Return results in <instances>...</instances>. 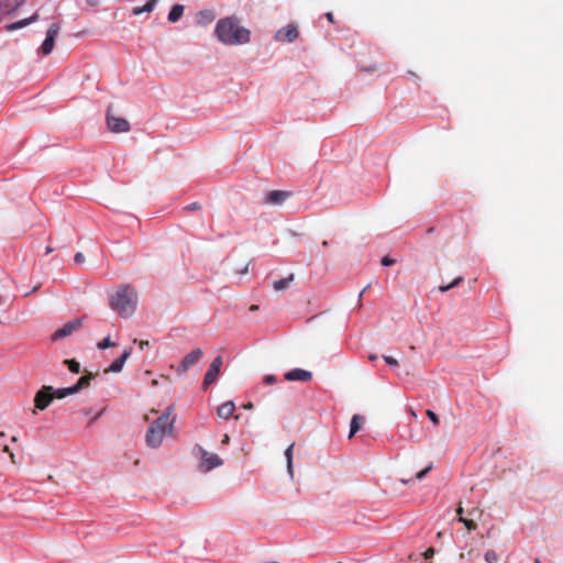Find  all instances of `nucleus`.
<instances>
[{
    "mask_svg": "<svg viewBox=\"0 0 563 563\" xmlns=\"http://www.w3.org/2000/svg\"><path fill=\"white\" fill-rule=\"evenodd\" d=\"M463 280L462 277H456L451 284L449 285H445V286H440L439 287V291L440 292H446L448 290H450L451 288H454L456 287Z\"/></svg>",
    "mask_w": 563,
    "mask_h": 563,
    "instance_id": "24",
    "label": "nucleus"
},
{
    "mask_svg": "<svg viewBox=\"0 0 563 563\" xmlns=\"http://www.w3.org/2000/svg\"><path fill=\"white\" fill-rule=\"evenodd\" d=\"M401 482H402L404 484H408V483H409V481H408V479H402Z\"/></svg>",
    "mask_w": 563,
    "mask_h": 563,
    "instance_id": "54",
    "label": "nucleus"
},
{
    "mask_svg": "<svg viewBox=\"0 0 563 563\" xmlns=\"http://www.w3.org/2000/svg\"><path fill=\"white\" fill-rule=\"evenodd\" d=\"M482 512H483V511H482L481 509H478V508H473V509H471V510H468V511H467V515H468L470 517H476V516H481V515H482Z\"/></svg>",
    "mask_w": 563,
    "mask_h": 563,
    "instance_id": "37",
    "label": "nucleus"
},
{
    "mask_svg": "<svg viewBox=\"0 0 563 563\" xmlns=\"http://www.w3.org/2000/svg\"><path fill=\"white\" fill-rule=\"evenodd\" d=\"M38 288H40V286H38V285H37V286H35V287H33V289H32V291H31V292H35V291H37V290H38Z\"/></svg>",
    "mask_w": 563,
    "mask_h": 563,
    "instance_id": "50",
    "label": "nucleus"
},
{
    "mask_svg": "<svg viewBox=\"0 0 563 563\" xmlns=\"http://www.w3.org/2000/svg\"><path fill=\"white\" fill-rule=\"evenodd\" d=\"M134 342L139 344L140 350H145L150 345L148 341H139L137 342L136 340H134Z\"/></svg>",
    "mask_w": 563,
    "mask_h": 563,
    "instance_id": "38",
    "label": "nucleus"
},
{
    "mask_svg": "<svg viewBox=\"0 0 563 563\" xmlns=\"http://www.w3.org/2000/svg\"><path fill=\"white\" fill-rule=\"evenodd\" d=\"M90 379H91V375L90 374L89 375H84L82 377H80L78 379V382L76 383V386H79V390H80L82 387L89 385Z\"/></svg>",
    "mask_w": 563,
    "mask_h": 563,
    "instance_id": "27",
    "label": "nucleus"
},
{
    "mask_svg": "<svg viewBox=\"0 0 563 563\" xmlns=\"http://www.w3.org/2000/svg\"><path fill=\"white\" fill-rule=\"evenodd\" d=\"M433 554H434V550H433L432 548H429V549L424 552V554H423V555H424V558H426V559H430V558H432V556H433Z\"/></svg>",
    "mask_w": 563,
    "mask_h": 563,
    "instance_id": "40",
    "label": "nucleus"
},
{
    "mask_svg": "<svg viewBox=\"0 0 563 563\" xmlns=\"http://www.w3.org/2000/svg\"><path fill=\"white\" fill-rule=\"evenodd\" d=\"M427 416L429 417V419L431 420V422L434 424V426H438L439 424V417L437 416V413L430 409L427 410Z\"/></svg>",
    "mask_w": 563,
    "mask_h": 563,
    "instance_id": "30",
    "label": "nucleus"
},
{
    "mask_svg": "<svg viewBox=\"0 0 563 563\" xmlns=\"http://www.w3.org/2000/svg\"><path fill=\"white\" fill-rule=\"evenodd\" d=\"M327 19L330 21V22H333V14L332 13H327L325 14Z\"/></svg>",
    "mask_w": 563,
    "mask_h": 563,
    "instance_id": "46",
    "label": "nucleus"
},
{
    "mask_svg": "<svg viewBox=\"0 0 563 563\" xmlns=\"http://www.w3.org/2000/svg\"><path fill=\"white\" fill-rule=\"evenodd\" d=\"M368 358H369L371 361H376V360H377V355H375V354H371V355L368 356Z\"/></svg>",
    "mask_w": 563,
    "mask_h": 563,
    "instance_id": "47",
    "label": "nucleus"
},
{
    "mask_svg": "<svg viewBox=\"0 0 563 563\" xmlns=\"http://www.w3.org/2000/svg\"><path fill=\"white\" fill-rule=\"evenodd\" d=\"M230 442V437L228 434L224 435L222 443L228 444Z\"/></svg>",
    "mask_w": 563,
    "mask_h": 563,
    "instance_id": "45",
    "label": "nucleus"
},
{
    "mask_svg": "<svg viewBox=\"0 0 563 563\" xmlns=\"http://www.w3.org/2000/svg\"><path fill=\"white\" fill-rule=\"evenodd\" d=\"M394 264H395V260H393V258H390V257H388V256H384V257L382 258V265H383V266H391V265H394Z\"/></svg>",
    "mask_w": 563,
    "mask_h": 563,
    "instance_id": "34",
    "label": "nucleus"
},
{
    "mask_svg": "<svg viewBox=\"0 0 563 563\" xmlns=\"http://www.w3.org/2000/svg\"><path fill=\"white\" fill-rule=\"evenodd\" d=\"M368 288V286H366L361 292H360V298H362L363 294L365 292V290Z\"/></svg>",
    "mask_w": 563,
    "mask_h": 563,
    "instance_id": "48",
    "label": "nucleus"
},
{
    "mask_svg": "<svg viewBox=\"0 0 563 563\" xmlns=\"http://www.w3.org/2000/svg\"><path fill=\"white\" fill-rule=\"evenodd\" d=\"M200 16L206 20V22H210L213 20L214 15L210 11H202L200 12Z\"/></svg>",
    "mask_w": 563,
    "mask_h": 563,
    "instance_id": "32",
    "label": "nucleus"
},
{
    "mask_svg": "<svg viewBox=\"0 0 563 563\" xmlns=\"http://www.w3.org/2000/svg\"><path fill=\"white\" fill-rule=\"evenodd\" d=\"M64 389H65V395L67 397V396H70V395H74V394L78 393L79 391V386H76V384H75V385H73L70 387H65Z\"/></svg>",
    "mask_w": 563,
    "mask_h": 563,
    "instance_id": "31",
    "label": "nucleus"
},
{
    "mask_svg": "<svg viewBox=\"0 0 563 563\" xmlns=\"http://www.w3.org/2000/svg\"><path fill=\"white\" fill-rule=\"evenodd\" d=\"M11 441H12V442H16V441H18V438H16V437H12Z\"/></svg>",
    "mask_w": 563,
    "mask_h": 563,
    "instance_id": "52",
    "label": "nucleus"
},
{
    "mask_svg": "<svg viewBox=\"0 0 563 563\" xmlns=\"http://www.w3.org/2000/svg\"><path fill=\"white\" fill-rule=\"evenodd\" d=\"M107 124L111 132L124 133L130 131V123L123 118H117L111 113V109L108 110Z\"/></svg>",
    "mask_w": 563,
    "mask_h": 563,
    "instance_id": "8",
    "label": "nucleus"
},
{
    "mask_svg": "<svg viewBox=\"0 0 563 563\" xmlns=\"http://www.w3.org/2000/svg\"><path fill=\"white\" fill-rule=\"evenodd\" d=\"M54 399V388L52 386H43L35 395V409L45 410ZM34 413L36 410L33 411Z\"/></svg>",
    "mask_w": 563,
    "mask_h": 563,
    "instance_id": "5",
    "label": "nucleus"
},
{
    "mask_svg": "<svg viewBox=\"0 0 563 563\" xmlns=\"http://www.w3.org/2000/svg\"><path fill=\"white\" fill-rule=\"evenodd\" d=\"M221 366H222V357L217 356L210 364V366L205 375L203 387H208L209 385L213 384L217 380V378L220 374V371H221Z\"/></svg>",
    "mask_w": 563,
    "mask_h": 563,
    "instance_id": "11",
    "label": "nucleus"
},
{
    "mask_svg": "<svg viewBox=\"0 0 563 563\" xmlns=\"http://www.w3.org/2000/svg\"><path fill=\"white\" fill-rule=\"evenodd\" d=\"M431 470H432V464H429L427 467H424L423 470H421L420 472L417 473L416 478L418 481H421Z\"/></svg>",
    "mask_w": 563,
    "mask_h": 563,
    "instance_id": "29",
    "label": "nucleus"
},
{
    "mask_svg": "<svg viewBox=\"0 0 563 563\" xmlns=\"http://www.w3.org/2000/svg\"><path fill=\"white\" fill-rule=\"evenodd\" d=\"M59 33V25L57 23H53L46 33V37L43 41L42 45L38 48V52L43 55H49L54 48L55 40Z\"/></svg>",
    "mask_w": 563,
    "mask_h": 563,
    "instance_id": "6",
    "label": "nucleus"
},
{
    "mask_svg": "<svg viewBox=\"0 0 563 563\" xmlns=\"http://www.w3.org/2000/svg\"><path fill=\"white\" fill-rule=\"evenodd\" d=\"M37 19V14H33L31 18L29 19H22V20H19L12 24L9 25V30H19V29H22L26 25H29L30 23L34 22L35 20Z\"/></svg>",
    "mask_w": 563,
    "mask_h": 563,
    "instance_id": "20",
    "label": "nucleus"
},
{
    "mask_svg": "<svg viewBox=\"0 0 563 563\" xmlns=\"http://www.w3.org/2000/svg\"><path fill=\"white\" fill-rule=\"evenodd\" d=\"M194 452L200 457V462L198 464V470L200 472L208 473L223 464L222 459L218 454L208 452L200 445H196Z\"/></svg>",
    "mask_w": 563,
    "mask_h": 563,
    "instance_id": "4",
    "label": "nucleus"
},
{
    "mask_svg": "<svg viewBox=\"0 0 563 563\" xmlns=\"http://www.w3.org/2000/svg\"><path fill=\"white\" fill-rule=\"evenodd\" d=\"M175 421L174 406H170L150 424L145 433L146 445L151 449H158L164 439L173 434Z\"/></svg>",
    "mask_w": 563,
    "mask_h": 563,
    "instance_id": "2",
    "label": "nucleus"
},
{
    "mask_svg": "<svg viewBox=\"0 0 563 563\" xmlns=\"http://www.w3.org/2000/svg\"><path fill=\"white\" fill-rule=\"evenodd\" d=\"M463 514H464V509L461 505H459V507L456 508L457 518L463 517Z\"/></svg>",
    "mask_w": 563,
    "mask_h": 563,
    "instance_id": "41",
    "label": "nucleus"
},
{
    "mask_svg": "<svg viewBox=\"0 0 563 563\" xmlns=\"http://www.w3.org/2000/svg\"><path fill=\"white\" fill-rule=\"evenodd\" d=\"M26 0H12V2L14 3L15 7H20L21 4H23Z\"/></svg>",
    "mask_w": 563,
    "mask_h": 563,
    "instance_id": "43",
    "label": "nucleus"
},
{
    "mask_svg": "<svg viewBox=\"0 0 563 563\" xmlns=\"http://www.w3.org/2000/svg\"><path fill=\"white\" fill-rule=\"evenodd\" d=\"M102 412L100 413H97V416L95 417V419H98L100 416H101Z\"/></svg>",
    "mask_w": 563,
    "mask_h": 563,
    "instance_id": "55",
    "label": "nucleus"
},
{
    "mask_svg": "<svg viewBox=\"0 0 563 563\" xmlns=\"http://www.w3.org/2000/svg\"><path fill=\"white\" fill-rule=\"evenodd\" d=\"M288 191L283 190H273L266 194L265 200L269 205H280L283 203L288 197Z\"/></svg>",
    "mask_w": 563,
    "mask_h": 563,
    "instance_id": "14",
    "label": "nucleus"
},
{
    "mask_svg": "<svg viewBox=\"0 0 563 563\" xmlns=\"http://www.w3.org/2000/svg\"><path fill=\"white\" fill-rule=\"evenodd\" d=\"M3 451L7 452L9 454V456H10L11 461L13 463H15V455H14V453L12 451H10V449L8 446H4Z\"/></svg>",
    "mask_w": 563,
    "mask_h": 563,
    "instance_id": "39",
    "label": "nucleus"
},
{
    "mask_svg": "<svg viewBox=\"0 0 563 563\" xmlns=\"http://www.w3.org/2000/svg\"><path fill=\"white\" fill-rule=\"evenodd\" d=\"M217 40L223 45L239 46L251 42V31L241 25L239 18L231 15L220 19L214 27Z\"/></svg>",
    "mask_w": 563,
    "mask_h": 563,
    "instance_id": "1",
    "label": "nucleus"
},
{
    "mask_svg": "<svg viewBox=\"0 0 563 563\" xmlns=\"http://www.w3.org/2000/svg\"><path fill=\"white\" fill-rule=\"evenodd\" d=\"M184 10L185 8L181 4L174 5L168 13V21L172 23L179 21V19L183 16Z\"/></svg>",
    "mask_w": 563,
    "mask_h": 563,
    "instance_id": "18",
    "label": "nucleus"
},
{
    "mask_svg": "<svg viewBox=\"0 0 563 563\" xmlns=\"http://www.w3.org/2000/svg\"><path fill=\"white\" fill-rule=\"evenodd\" d=\"M484 560L486 563H497L499 556L494 550H488L484 554Z\"/></svg>",
    "mask_w": 563,
    "mask_h": 563,
    "instance_id": "23",
    "label": "nucleus"
},
{
    "mask_svg": "<svg viewBox=\"0 0 563 563\" xmlns=\"http://www.w3.org/2000/svg\"><path fill=\"white\" fill-rule=\"evenodd\" d=\"M137 291L129 284H122L109 298L110 308L120 317L128 319L133 316L137 306Z\"/></svg>",
    "mask_w": 563,
    "mask_h": 563,
    "instance_id": "3",
    "label": "nucleus"
},
{
    "mask_svg": "<svg viewBox=\"0 0 563 563\" xmlns=\"http://www.w3.org/2000/svg\"><path fill=\"white\" fill-rule=\"evenodd\" d=\"M276 377L274 375H267L265 376L264 378V383L267 384V385H272V384H275L276 383Z\"/></svg>",
    "mask_w": 563,
    "mask_h": 563,
    "instance_id": "36",
    "label": "nucleus"
},
{
    "mask_svg": "<svg viewBox=\"0 0 563 563\" xmlns=\"http://www.w3.org/2000/svg\"><path fill=\"white\" fill-rule=\"evenodd\" d=\"M533 563H541V562H540V559L536 558V559H534V561H533Z\"/></svg>",
    "mask_w": 563,
    "mask_h": 563,
    "instance_id": "53",
    "label": "nucleus"
},
{
    "mask_svg": "<svg viewBox=\"0 0 563 563\" xmlns=\"http://www.w3.org/2000/svg\"><path fill=\"white\" fill-rule=\"evenodd\" d=\"M292 280H294V275L290 274L288 277H285V278L274 282L273 288L276 291L285 290L290 285V283Z\"/></svg>",
    "mask_w": 563,
    "mask_h": 563,
    "instance_id": "19",
    "label": "nucleus"
},
{
    "mask_svg": "<svg viewBox=\"0 0 563 563\" xmlns=\"http://www.w3.org/2000/svg\"><path fill=\"white\" fill-rule=\"evenodd\" d=\"M52 251H53V249H52V247H47V249H46V254L51 253Z\"/></svg>",
    "mask_w": 563,
    "mask_h": 563,
    "instance_id": "51",
    "label": "nucleus"
},
{
    "mask_svg": "<svg viewBox=\"0 0 563 563\" xmlns=\"http://www.w3.org/2000/svg\"><path fill=\"white\" fill-rule=\"evenodd\" d=\"M81 325H82V319H80V318L74 319V320L67 322L66 324H64L60 329L56 330L52 334V340L53 341L62 340V339L70 335L76 330L80 329Z\"/></svg>",
    "mask_w": 563,
    "mask_h": 563,
    "instance_id": "7",
    "label": "nucleus"
},
{
    "mask_svg": "<svg viewBox=\"0 0 563 563\" xmlns=\"http://www.w3.org/2000/svg\"><path fill=\"white\" fill-rule=\"evenodd\" d=\"M234 410L235 404L232 400H230L220 405L217 409V413L219 418L227 420L233 415Z\"/></svg>",
    "mask_w": 563,
    "mask_h": 563,
    "instance_id": "15",
    "label": "nucleus"
},
{
    "mask_svg": "<svg viewBox=\"0 0 563 563\" xmlns=\"http://www.w3.org/2000/svg\"><path fill=\"white\" fill-rule=\"evenodd\" d=\"M115 344L113 342H111L110 338H104L102 341H100L98 344H97V347L99 350H106L108 347H112L114 346Z\"/></svg>",
    "mask_w": 563,
    "mask_h": 563,
    "instance_id": "26",
    "label": "nucleus"
},
{
    "mask_svg": "<svg viewBox=\"0 0 563 563\" xmlns=\"http://www.w3.org/2000/svg\"><path fill=\"white\" fill-rule=\"evenodd\" d=\"M247 265L243 268V271L241 272V274H246L247 273Z\"/></svg>",
    "mask_w": 563,
    "mask_h": 563,
    "instance_id": "49",
    "label": "nucleus"
},
{
    "mask_svg": "<svg viewBox=\"0 0 563 563\" xmlns=\"http://www.w3.org/2000/svg\"><path fill=\"white\" fill-rule=\"evenodd\" d=\"M203 355V351L201 349L192 350L190 353H188L180 364L177 367L178 374L186 373L189 368H191Z\"/></svg>",
    "mask_w": 563,
    "mask_h": 563,
    "instance_id": "10",
    "label": "nucleus"
},
{
    "mask_svg": "<svg viewBox=\"0 0 563 563\" xmlns=\"http://www.w3.org/2000/svg\"><path fill=\"white\" fill-rule=\"evenodd\" d=\"M243 408L246 409V410H251V409H253V404L252 402H247V404H245L243 406Z\"/></svg>",
    "mask_w": 563,
    "mask_h": 563,
    "instance_id": "44",
    "label": "nucleus"
},
{
    "mask_svg": "<svg viewBox=\"0 0 563 563\" xmlns=\"http://www.w3.org/2000/svg\"><path fill=\"white\" fill-rule=\"evenodd\" d=\"M383 360L386 362L387 365H389L390 367H398L399 363L398 361L393 357V356H389V355H383Z\"/></svg>",
    "mask_w": 563,
    "mask_h": 563,
    "instance_id": "28",
    "label": "nucleus"
},
{
    "mask_svg": "<svg viewBox=\"0 0 563 563\" xmlns=\"http://www.w3.org/2000/svg\"><path fill=\"white\" fill-rule=\"evenodd\" d=\"M312 377L311 372L301 369V368H294L286 373L285 378L290 382L295 380H301L307 382Z\"/></svg>",
    "mask_w": 563,
    "mask_h": 563,
    "instance_id": "13",
    "label": "nucleus"
},
{
    "mask_svg": "<svg viewBox=\"0 0 563 563\" xmlns=\"http://www.w3.org/2000/svg\"><path fill=\"white\" fill-rule=\"evenodd\" d=\"M55 397L58 399L65 398L66 397L65 389L64 388L54 389V398Z\"/></svg>",
    "mask_w": 563,
    "mask_h": 563,
    "instance_id": "33",
    "label": "nucleus"
},
{
    "mask_svg": "<svg viewBox=\"0 0 563 563\" xmlns=\"http://www.w3.org/2000/svg\"><path fill=\"white\" fill-rule=\"evenodd\" d=\"M361 424H362V418L360 416H354L350 423L349 438H352L357 433V431L361 429Z\"/></svg>",
    "mask_w": 563,
    "mask_h": 563,
    "instance_id": "21",
    "label": "nucleus"
},
{
    "mask_svg": "<svg viewBox=\"0 0 563 563\" xmlns=\"http://www.w3.org/2000/svg\"><path fill=\"white\" fill-rule=\"evenodd\" d=\"M132 354V349L131 347H128L123 351V353L121 354V356L119 358H117L115 361H113L111 363V365L106 369L107 373H120L123 367H124V364L126 362V360L131 356Z\"/></svg>",
    "mask_w": 563,
    "mask_h": 563,
    "instance_id": "12",
    "label": "nucleus"
},
{
    "mask_svg": "<svg viewBox=\"0 0 563 563\" xmlns=\"http://www.w3.org/2000/svg\"><path fill=\"white\" fill-rule=\"evenodd\" d=\"M294 446L295 444H290L286 450H285V459H286V464H287V473L289 475L290 478H294V464H292V459H294Z\"/></svg>",
    "mask_w": 563,
    "mask_h": 563,
    "instance_id": "16",
    "label": "nucleus"
},
{
    "mask_svg": "<svg viewBox=\"0 0 563 563\" xmlns=\"http://www.w3.org/2000/svg\"><path fill=\"white\" fill-rule=\"evenodd\" d=\"M74 261L77 263V264H81L85 262V256L81 252H78L75 254V257H74Z\"/></svg>",
    "mask_w": 563,
    "mask_h": 563,
    "instance_id": "35",
    "label": "nucleus"
},
{
    "mask_svg": "<svg viewBox=\"0 0 563 563\" xmlns=\"http://www.w3.org/2000/svg\"><path fill=\"white\" fill-rule=\"evenodd\" d=\"M157 2H158V0H147L143 7L134 8L132 11V14L140 15L143 13H150L155 9Z\"/></svg>",
    "mask_w": 563,
    "mask_h": 563,
    "instance_id": "17",
    "label": "nucleus"
},
{
    "mask_svg": "<svg viewBox=\"0 0 563 563\" xmlns=\"http://www.w3.org/2000/svg\"><path fill=\"white\" fill-rule=\"evenodd\" d=\"M299 36L298 29L295 24H288L282 29H279L275 35L274 38L276 41L285 42V43H292L297 40Z\"/></svg>",
    "mask_w": 563,
    "mask_h": 563,
    "instance_id": "9",
    "label": "nucleus"
},
{
    "mask_svg": "<svg viewBox=\"0 0 563 563\" xmlns=\"http://www.w3.org/2000/svg\"><path fill=\"white\" fill-rule=\"evenodd\" d=\"M199 208H200V206L197 202H194V203H191V205H189L187 207V209H189V210H196V209H199Z\"/></svg>",
    "mask_w": 563,
    "mask_h": 563,
    "instance_id": "42",
    "label": "nucleus"
},
{
    "mask_svg": "<svg viewBox=\"0 0 563 563\" xmlns=\"http://www.w3.org/2000/svg\"><path fill=\"white\" fill-rule=\"evenodd\" d=\"M65 363L67 364V366L71 373L80 372V364L78 362H76L75 360H66Z\"/></svg>",
    "mask_w": 563,
    "mask_h": 563,
    "instance_id": "25",
    "label": "nucleus"
},
{
    "mask_svg": "<svg viewBox=\"0 0 563 563\" xmlns=\"http://www.w3.org/2000/svg\"><path fill=\"white\" fill-rule=\"evenodd\" d=\"M457 521L463 523L468 531H474L477 528V525L475 523V521L473 519H468L465 517H459Z\"/></svg>",
    "mask_w": 563,
    "mask_h": 563,
    "instance_id": "22",
    "label": "nucleus"
}]
</instances>
